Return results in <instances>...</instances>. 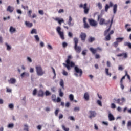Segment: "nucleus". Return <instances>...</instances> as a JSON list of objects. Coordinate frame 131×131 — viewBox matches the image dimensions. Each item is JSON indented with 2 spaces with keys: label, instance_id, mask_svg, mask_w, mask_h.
Segmentation results:
<instances>
[{
  "label": "nucleus",
  "instance_id": "f257e3e1",
  "mask_svg": "<svg viewBox=\"0 0 131 131\" xmlns=\"http://www.w3.org/2000/svg\"><path fill=\"white\" fill-rule=\"evenodd\" d=\"M113 24V17L112 18L111 24H110L109 28L104 31V35L105 36V41H109L110 39H111V35L114 33V31L111 30L110 31V29H111V27L112 26V24Z\"/></svg>",
  "mask_w": 131,
  "mask_h": 131
},
{
  "label": "nucleus",
  "instance_id": "f03ea898",
  "mask_svg": "<svg viewBox=\"0 0 131 131\" xmlns=\"http://www.w3.org/2000/svg\"><path fill=\"white\" fill-rule=\"evenodd\" d=\"M113 7V14H116L117 12V7L118 6L116 4L113 5V3L111 1L110 2L109 5L108 4H106L105 6V12H108V10H109L110 8H111Z\"/></svg>",
  "mask_w": 131,
  "mask_h": 131
},
{
  "label": "nucleus",
  "instance_id": "7ed1b4c3",
  "mask_svg": "<svg viewBox=\"0 0 131 131\" xmlns=\"http://www.w3.org/2000/svg\"><path fill=\"white\" fill-rule=\"evenodd\" d=\"M72 59V56H71V55H69L68 59L66 60L67 64L63 63V65L67 68L68 70H70L71 69V67H74V66H75L74 62L70 61V59Z\"/></svg>",
  "mask_w": 131,
  "mask_h": 131
},
{
  "label": "nucleus",
  "instance_id": "20e7f679",
  "mask_svg": "<svg viewBox=\"0 0 131 131\" xmlns=\"http://www.w3.org/2000/svg\"><path fill=\"white\" fill-rule=\"evenodd\" d=\"M75 73L74 75L76 76V77H81L82 76V70L78 68V66H75L74 67Z\"/></svg>",
  "mask_w": 131,
  "mask_h": 131
},
{
  "label": "nucleus",
  "instance_id": "39448f33",
  "mask_svg": "<svg viewBox=\"0 0 131 131\" xmlns=\"http://www.w3.org/2000/svg\"><path fill=\"white\" fill-rule=\"evenodd\" d=\"M36 72L38 76H42L43 74H45L46 71H43L41 66H38L35 67Z\"/></svg>",
  "mask_w": 131,
  "mask_h": 131
},
{
  "label": "nucleus",
  "instance_id": "423d86ee",
  "mask_svg": "<svg viewBox=\"0 0 131 131\" xmlns=\"http://www.w3.org/2000/svg\"><path fill=\"white\" fill-rule=\"evenodd\" d=\"M74 41L75 43L74 50L76 53L79 54L80 52H81V47L77 46V44L78 43V39L77 37L74 38Z\"/></svg>",
  "mask_w": 131,
  "mask_h": 131
},
{
  "label": "nucleus",
  "instance_id": "0eeeda50",
  "mask_svg": "<svg viewBox=\"0 0 131 131\" xmlns=\"http://www.w3.org/2000/svg\"><path fill=\"white\" fill-rule=\"evenodd\" d=\"M62 28L58 26L56 27V32L59 35L60 38H61L63 40L65 39V37H64V32L61 31Z\"/></svg>",
  "mask_w": 131,
  "mask_h": 131
},
{
  "label": "nucleus",
  "instance_id": "6e6552de",
  "mask_svg": "<svg viewBox=\"0 0 131 131\" xmlns=\"http://www.w3.org/2000/svg\"><path fill=\"white\" fill-rule=\"evenodd\" d=\"M99 20L100 25H103V24H105L106 25H107V24H109V23H110V24H111V20H110V19H109L106 23H105V19L101 18V15H98L97 20L99 21Z\"/></svg>",
  "mask_w": 131,
  "mask_h": 131
},
{
  "label": "nucleus",
  "instance_id": "1a4fd4ad",
  "mask_svg": "<svg viewBox=\"0 0 131 131\" xmlns=\"http://www.w3.org/2000/svg\"><path fill=\"white\" fill-rule=\"evenodd\" d=\"M79 8H83V9H84V14H89L90 8H88V4L85 3L84 5H82V4H81L79 5Z\"/></svg>",
  "mask_w": 131,
  "mask_h": 131
},
{
  "label": "nucleus",
  "instance_id": "9d476101",
  "mask_svg": "<svg viewBox=\"0 0 131 131\" xmlns=\"http://www.w3.org/2000/svg\"><path fill=\"white\" fill-rule=\"evenodd\" d=\"M89 23L91 26H93V27H95L98 25V23L93 19H88Z\"/></svg>",
  "mask_w": 131,
  "mask_h": 131
},
{
  "label": "nucleus",
  "instance_id": "9b49d317",
  "mask_svg": "<svg viewBox=\"0 0 131 131\" xmlns=\"http://www.w3.org/2000/svg\"><path fill=\"white\" fill-rule=\"evenodd\" d=\"M8 82L9 84H15L17 83V79L15 78H11L9 80H8Z\"/></svg>",
  "mask_w": 131,
  "mask_h": 131
},
{
  "label": "nucleus",
  "instance_id": "f8f14e48",
  "mask_svg": "<svg viewBox=\"0 0 131 131\" xmlns=\"http://www.w3.org/2000/svg\"><path fill=\"white\" fill-rule=\"evenodd\" d=\"M72 20H73L72 17L70 16L69 17V20L67 23L68 26L71 27L74 25V23H72Z\"/></svg>",
  "mask_w": 131,
  "mask_h": 131
},
{
  "label": "nucleus",
  "instance_id": "ddd939ff",
  "mask_svg": "<svg viewBox=\"0 0 131 131\" xmlns=\"http://www.w3.org/2000/svg\"><path fill=\"white\" fill-rule=\"evenodd\" d=\"M80 37H81V40H82L83 41H84L85 40V38H86V34L82 32L81 33Z\"/></svg>",
  "mask_w": 131,
  "mask_h": 131
},
{
  "label": "nucleus",
  "instance_id": "4468645a",
  "mask_svg": "<svg viewBox=\"0 0 131 131\" xmlns=\"http://www.w3.org/2000/svg\"><path fill=\"white\" fill-rule=\"evenodd\" d=\"M121 99L119 98H115L113 99V102L114 103H116V104H118V105H122V102H121Z\"/></svg>",
  "mask_w": 131,
  "mask_h": 131
},
{
  "label": "nucleus",
  "instance_id": "2eb2a0df",
  "mask_svg": "<svg viewBox=\"0 0 131 131\" xmlns=\"http://www.w3.org/2000/svg\"><path fill=\"white\" fill-rule=\"evenodd\" d=\"M108 120L110 121H113L115 120V118L114 117V116L111 113H109L108 114Z\"/></svg>",
  "mask_w": 131,
  "mask_h": 131
},
{
  "label": "nucleus",
  "instance_id": "dca6fc26",
  "mask_svg": "<svg viewBox=\"0 0 131 131\" xmlns=\"http://www.w3.org/2000/svg\"><path fill=\"white\" fill-rule=\"evenodd\" d=\"M90 113L89 118H93V117H95L97 115V113L95 111H90Z\"/></svg>",
  "mask_w": 131,
  "mask_h": 131
},
{
  "label": "nucleus",
  "instance_id": "f3484780",
  "mask_svg": "<svg viewBox=\"0 0 131 131\" xmlns=\"http://www.w3.org/2000/svg\"><path fill=\"white\" fill-rule=\"evenodd\" d=\"M17 30H16V28H14L13 26H11L9 29V32L11 34H13V33H15Z\"/></svg>",
  "mask_w": 131,
  "mask_h": 131
},
{
  "label": "nucleus",
  "instance_id": "a211bd4d",
  "mask_svg": "<svg viewBox=\"0 0 131 131\" xmlns=\"http://www.w3.org/2000/svg\"><path fill=\"white\" fill-rule=\"evenodd\" d=\"M84 99L85 101H89L90 100V94H89V93L86 92L84 93Z\"/></svg>",
  "mask_w": 131,
  "mask_h": 131
},
{
  "label": "nucleus",
  "instance_id": "6ab92c4d",
  "mask_svg": "<svg viewBox=\"0 0 131 131\" xmlns=\"http://www.w3.org/2000/svg\"><path fill=\"white\" fill-rule=\"evenodd\" d=\"M6 11L7 12H9L10 13H13L14 11V7L11 6H9L7 8Z\"/></svg>",
  "mask_w": 131,
  "mask_h": 131
},
{
  "label": "nucleus",
  "instance_id": "aec40b11",
  "mask_svg": "<svg viewBox=\"0 0 131 131\" xmlns=\"http://www.w3.org/2000/svg\"><path fill=\"white\" fill-rule=\"evenodd\" d=\"M55 20V21H57L59 23V24H60V25H62V22L64 23V19H63L62 18H61L60 19V18H56Z\"/></svg>",
  "mask_w": 131,
  "mask_h": 131
},
{
  "label": "nucleus",
  "instance_id": "412c9836",
  "mask_svg": "<svg viewBox=\"0 0 131 131\" xmlns=\"http://www.w3.org/2000/svg\"><path fill=\"white\" fill-rule=\"evenodd\" d=\"M25 24L27 27H29L30 28L33 26V24L32 23H30L29 21H25Z\"/></svg>",
  "mask_w": 131,
  "mask_h": 131
},
{
  "label": "nucleus",
  "instance_id": "4be33fe9",
  "mask_svg": "<svg viewBox=\"0 0 131 131\" xmlns=\"http://www.w3.org/2000/svg\"><path fill=\"white\" fill-rule=\"evenodd\" d=\"M25 76H29V74L28 72H24L23 73L21 74L20 75V77H21V78H23Z\"/></svg>",
  "mask_w": 131,
  "mask_h": 131
},
{
  "label": "nucleus",
  "instance_id": "5701e85b",
  "mask_svg": "<svg viewBox=\"0 0 131 131\" xmlns=\"http://www.w3.org/2000/svg\"><path fill=\"white\" fill-rule=\"evenodd\" d=\"M90 51H91V53L93 54V55H95L97 53V49H94L93 48L91 47L89 49Z\"/></svg>",
  "mask_w": 131,
  "mask_h": 131
},
{
  "label": "nucleus",
  "instance_id": "b1692460",
  "mask_svg": "<svg viewBox=\"0 0 131 131\" xmlns=\"http://www.w3.org/2000/svg\"><path fill=\"white\" fill-rule=\"evenodd\" d=\"M6 47V50L7 51H10V50H12V47H11L9 43L7 42H5V43Z\"/></svg>",
  "mask_w": 131,
  "mask_h": 131
},
{
  "label": "nucleus",
  "instance_id": "393cba45",
  "mask_svg": "<svg viewBox=\"0 0 131 131\" xmlns=\"http://www.w3.org/2000/svg\"><path fill=\"white\" fill-rule=\"evenodd\" d=\"M43 95H45L43 91H42V90H40L38 94V97H43Z\"/></svg>",
  "mask_w": 131,
  "mask_h": 131
},
{
  "label": "nucleus",
  "instance_id": "a878e982",
  "mask_svg": "<svg viewBox=\"0 0 131 131\" xmlns=\"http://www.w3.org/2000/svg\"><path fill=\"white\" fill-rule=\"evenodd\" d=\"M123 39H124V37H118L116 39V40L118 43L122 42V41H123Z\"/></svg>",
  "mask_w": 131,
  "mask_h": 131
},
{
  "label": "nucleus",
  "instance_id": "bb28decb",
  "mask_svg": "<svg viewBox=\"0 0 131 131\" xmlns=\"http://www.w3.org/2000/svg\"><path fill=\"white\" fill-rule=\"evenodd\" d=\"M105 74L107 75V76H110V77H111L112 74L111 73H109V69L105 68Z\"/></svg>",
  "mask_w": 131,
  "mask_h": 131
},
{
  "label": "nucleus",
  "instance_id": "cd10ccee",
  "mask_svg": "<svg viewBox=\"0 0 131 131\" xmlns=\"http://www.w3.org/2000/svg\"><path fill=\"white\" fill-rule=\"evenodd\" d=\"M24 130L25 131H29V126L27 124H25L24 125Z\"/></svg>",
  "mask_w": 131,
  "mask_h": 131
},
{
  "label": "nucleus",
  "instance_id": "c85d7f7f",
  "mask_svg": "<svg viewBox=\"0 0 131 131\" xmlns=\"http://www.w3.org/2000/svg\"><path fill=\"white\" fill-rule=\"evenodd\" d=\"M31 34H37V31L36 29H33L31 31Z\"/></svg>",
  "mask_w": 131,
  "mask_h": 131
},
{
  "label": "nucleus",
  "instance_id": "c756f323",
  "mask_svg": "<svg viewBox=\"0 0 131 131\" xmlns=\"http://www.w3.org/2000/svg\"><path fill=\"white\" fill-rule=\"evenodd\" d=\"M14 126V123H11L8 124L7 126L8 128H13Z\"/></svg>",
  "mask_w": 131,
  "mask_h": 131
},
{
  "label": "nucleus",
  "instance_id": "7c9ffc66",
  "mask_svg": "<svg viewBox=\"0 0 131 131\" xmlns=\"http://www.w3.org/2000/svg\"><path fill=\"white\" fill-rule=\"evenodd\" d=\"M69 99H70V101H73L74 100V96L73 95V94H70L69 95Z\"/></svg>",
  "mask_w": 131,
  "mask_h": 131
},
{
  "label": "nucleus",
  "instance_id": "2f4dec72",
  "mask_svg": "<svg viewBox=\"0 0 131 131\" xmlns=\"http://www.w3.org/2000/svg\"><path fill=\"white\" fill-rule=\"evenodd\" d=\"M74 111L75 112H78L79 111H80V107L79 106H76L74 108Z\"/></svg>",
  "mask_w": 131,
  "mask_h": 131
},
{
  "label": "nucleus",
  "instance_id": "473e14b6",
  "mask_svg": "<svg viewBox=\"0 0 131 131\" xmlns=\"http://www.w3.org/2000/svg\"><path fill=\"white\" fill-rule=\"evenodd\" d=\"M59 84H60V86H61V88L64 89V81L62 79L60 80Z\"/></svg>",
  "mask_w": 131,
  "mask_h": 131
},
{
  "label": "nucleus",
  "instance_id": "72a5a7b5",
  "mask_svg": "<svg viewBox=\"0 0 131 131\" xmlns=\"http://www.w3.org/2000/svg\"><path fill=\"white\" fill-rule=\"evenodd\" d=\"M95 37H90L89 39L88 40L90 42H93V41H95Z\"/></svg>",
  "mask_w": 131,
  "mask_h": 131
},
{
  "label": "nucleus",
  "instance_id": "f704fd0d",
  "mask_svg": "<svg viewBox=\"0 0 131 131\" xmlns=\"http://www.w3.org/2000/svg\"><path fill=\"white\" fill-rule=\"evenodd\" d=\"M51 92L49 90H47L45 92V95L46 97H48V96H51Z\"/></svg>",
  "mask_w": 131,
  "mask_h": 131
},
{
  "label": "nucleus",
  "instance_id": "c9c22d12",
  "mask_svg": "<svg viewBox=\"0 0 131 131\" xmlns=\"http://www.w3.org/2000/svg\"><path fill=\"white\" fill-rule=\"evenodd\" d=\"M8 107H9V109L13 110V109H14V104L13 103H11V104H9Z\"/></svg>",
  "mask_w": 131,
  "mask_h": 131
},
{
  "label": "nucleus",
  "instance_id": "e433bc0d",
  "mask_svg": "<svg viewBox=\"0 0 131 131\" xmlns=\"http://www.w3.org/2000/svg\"><path fill=\"white\" fill-rule=\"evenodd\" d=\"M51 98L53 102H56V95L55 94L52 95Z\"/></svg>",
  "mask_w": 131,
  "mask_h": 131
},
{
  "label": "nucleus",
  "instance_id": "4c0bfd02",
  "mask_svg": "<svg viewBox=\"0 0 131 131\" xmlns=\"http://www.w3.org/2000/svg\"><path fill=\"white\" fill-rule=\"evenodd\" d=\"M59 94L60 97H63L64 96V93H63V92H62V90L61 89H60L59 91Z\"/></svg>",
  "mask_w": 131,
  "mask_h": 131
},
{
  "label": "nucleus",
  "instance_id": "58836bf2",
  "mask_svg": "<svg viewBox=\"0 0 131 131\" xmlns=\"http://www.w3.org/2000/svg\"><path fill=\"white\" fill-rule=\"evenodd\" d=\"M36 94H37V89H35L33 91V96H36Z\"/></svg>",
  "mask_w": 131,
  "mask_h": 131
},
{
  "label": "nucleus",
  "instance_id": "ea45409f",
  "mask_svg": "<svg viewBox=\"0 0 131 131\" xmlns=\"http://www.w3.org/2000/svg\"><path fill=\"white\" fill-rule=\"evenodd\" d=\"M62 128L64 131H69V129L68 128H66L64 125H62Z\"/></svg>",
  "mask_w": 131,
  "mask_h": 131
},
{
  "label": "nucleus",
  "instance_id": "a19ab883",
  "mask_svg": "<svg viewBox=\"0 0 131 131\" xmlns=\"http://www.w3.org/2000/svg\"><path fill=\"white\" fill-rule=\"evenodd\" d=\"M27 60L29 63H32V59L30 57H27Z\"/></svg>",
  "mask_w": 131,
  "mask_h": 131
},
{
  "label": "nucleus",
  "instance_id": "79ce46f5",
  "mask_svg": "<svg viewBox=\"0 0 131 131\" xmlns=\"http://www.w3.org/2000/svg\"><path fill=\"white\" fill-rule=\"evenodd\" d=\"M47 49L48 50H53V47H52V45H51V44H48Z\"/></svg>",
  "mask_w": 131,
  "mask_h": 131
},
{
  "label": "nucleus",
  "instance_id": "37998d69",
  "mask_svg": "<svg viewBox=\"0 0 131 131\" xmlns=\"http://www.w3.org/2000/svg\"><path fill=\"white\" fill-rule=\"evenodd\" d=\"M111 108L112 109H115V108H116V105H115L114 103H112L111 104Z\"/></svg>",
  "mask_w": 131,
  "mask_h": 131
},
{
  "label": "nucleus",
  "instance_id": "c03bdc74",
  "mask_svg": "<svg viewBox=\"0 0 131 131\" xmlns=\"http://www.w3.org/2000/svg\"><path fill=\"white\" fill-rule=\"evenodd\" d=\"M35 39L36 40V41H39V37L38 36V35H36L34 36Z\"/></svg>",
  "mask_w": 131,
  "mask_h": 131
},
{
  "label": "nucleus",
  "instance_id": "a18cd8bd",
  "mask_svg": "<svg viewBox=\"0 0 131 131\" xmlns=\"http://www.w3.org/2000/svg\"><path fill=\"white\" fill-rule=\"evenodd\" d=\"M97 6L99 10H102V4H101V3H98Z\"/></svg>",
  "mask_w": 131,
  "mask_h": 131
},
{
  "label": "nucleus",
  "instance_id": "49530a36",
  "mask_svg": "<svg viewBox=\"0 0 131 131\" xmlns=\"http://www.w3.org/2000/svg\"><path fill=\"white\" fill-rule=\"evenodd\" d=\"M59 111H60V110L58 108V109H56L55 111V116H58V114L59 113Z\"/></svg>",
  "mask_w": 131,
  "mask_h": 131
},
{
  "label": "nucleus",
  "instance_id": "de8ad7c7",
  "mask_svg": "<svg viewBox=\"0 0 131 131\" xmlns=\"http://www.w3.org/2000/svg\"><path fill=\"white\" fill-rule=\"evenodd\" d=\"M87 51L88 50H86V49L83 50L82 52V55H83V56H85V55H86Z\"/></svg>",
  "mask_w": 131,
  "mask_h": 131
},
{
  "label": "nucleus",
  "instance_id": "09e8293b",
  "mask_svg": "<svg viewBox=\"0 0 131 131\" xmlns=\"http://www.w3.org/2000/svg\"><path fill=\"white\" fill-rule=\"evenodd\" d=\"M63 75H64L65 76H68V72H66V71L63 70L62 72Z\"/></svg>",
  "mask_w": 131,
  "mask_h": 131
},
{
  "label": "nucleus",
  "instance_id": "8fccbe9b",
  "mask_svg": "<svg viewBox=\"0 0 131 131\" xmlns=\"http://www.w3.org/2000/svg\"><path fill=\"white\" fill-rule=\"evenodd\" d=\"M68 46V44L66 42H62V47L63 48H66Z\"/></svg>",
  "mask_w": 131,
  "mask_h": 131
},
{
  "label": "nucleus",
  "instance_id": "3c124183",
  "mask_svg": "<svg viewBox=\"0 0 131 131\" xmlns=\"http://www.w3.org/2000/svg\"><path fill=\"white\" fill-rule=\"evenodd\" d=\"M6 92L7 93H12V89H9L8 87H6Z\"/></svg>",
  "mask_w": 131,
  "mask_h": 131
},
{
  "label": "nucleus",
  "instance_id": "603ef678",
  "mask_svg": "<svg viewBox=\"0 0 131 131\" xmlns=\"http://www.w3.org/2000/svg\"><path fill=\"white\" fill-rule=\"evenodd\" d=\"M69 119L72 121H75V118H74L73 116H70Z\"/></svg>",
  "mask_w": 131,
  "mask_h": 131
},
{
  "label": "nucleus",
  "instance_id": "864d4df0",
  "mask_svg": "<svg viewBox=\"0 0 131 131\" xmlns=\"http://www.w3.org/2000/svg\"><path fill=\"white\" fill-rule=\"evenodd\" d=\"M45 111H46V112H50V111H51V108L49 107H46L45 108Z\"/></svg>",
  "mask_w": 131,
  "mask_h": 131
},
{
  "label": "nucleus",
  "instance_id": "5fc2aeb1",
  "mask_svg": "<svg viewBox=\"0 0 131 131\" xmlns=\"http://www.w3.org/2000/svg\"><path fill=\"white\" fill-rule=\"evenodd\" d=\"M84 28H89L90 27V26L88 23H84Z\"/></svg>",
  "mask_w": 131,
  "mask_h": 131
},
{
  "label": "nucleus",
  "instance_id": "6e6d98bb",
  "mask_svg": "<svg viewBox=\"0 0 131 131\" xmlns=\"http://www.w3.org/2000/svg\"><path fill=\"white\" fill-rule=\"evenodd\" d=\"M16 12L17 14H19V15H22V11H21L20 9H17Z\"/></svg>",
  "mask_w": 131,
  "mask_h": 131
},
{
  "label": "nucleus",
  "instance_id": "4d7b16f0",
  "mask_svg": "<svg viewBox=\"0 0 131 131\" xmlns=\"http://www.w3.org/2000/svg\"><path fill=\"white\" fill-rule=\"evenodd\" d=\"M118 46V42L117 41L114 42V47H115V48H117Z\"/></svg>",
  "mask_w": 131,
  "mask_h": 131
},
{
  "label": "nucleus",
  "instance_id": "13d9d810",
  "mask_svg": "<svg viewBox=\"0 0 131 131\" xmlns=\"http://www.w3.org/2000/svg\"><path fill=\"white\" fill-rule=\"evenodd\" d=\"M97 103L99 106H100V107H102V101H101L100 100H97Z\"/></svg>",
  "mask_w": 131,
  "mask_h": 131
},
{
  "label": "nucleus",
  "instance_id": "bf43d9fd",
  "mask_svg": "<svg viewBox=\"0 0 131 131\" xmlns=\"http://www.w3.org/2000/svg\"><path fill=\"white\" fill-rule=\"evenodd\" d=\"M51 90L53 93H55V92L57 91V89L56 88V87H52L51 88Z\"/></svg>",
  "mask_w": 131,
  "mask_h": 131
},
{
  "label": "nucleus",
  "instance_id": "052dcab7",
  "mask_svg": "<svg viewBox=\"0 0 131 131\" xmlns=\"http://www.w3.org/2000/svg\"><path fill=\"white\" fill-rule=\"evenodd\" d=\"M68 35L69 37H72L73 36V34H72L71 32H69L68 34Z\"/></svg>",
  "mask_w": 131,
  "mask_h": 131
},
{
  "label": "nucleus",
  "instance_id": "680f3d73",
  "mask_svg": "<svg viewBox=\"0 0 131 131\" xmlns=\"http://www.w3.org/2000/svg\"><path fill=\"white\" fill-rule=\"evenodd\" d=\"M125 76H127L128 79H129V80H130V76H129L128 74H127V71L125 72Z\"/></svg>",
  "mask_w": 131,
  "mask_h": 131
},
{
  "label": "nucleus",
  "instance_id": "e2e57ef3",
  "mask_svg": "<svg viewBox=\"0 0 131 131\" xmlns=\"http://www.w3.org/2000/svg\"><path fill=\"white\" fill-rule=\"evenodd\" d=\"M10 19H11V17H10V16H8L7 17H4L3 18V20L4 21H7V20H10Z\"/></svg>",
  "mask_w": 131,
  "mask_h": 131
},
{
  "label": "nucleus",
  "instance_id": "0e129e2a",
  "mask_svg": "<svg viewBox=\"0 0 131 131\" xmlns=\"http://www.w3.org/2000/svg\"><path fill=\"white\" fill-rule=\"evenodd\" d=\"M4 43V39L3 38V36L0 35V43Z\"/></svg>",
  "mask_w": 131,
  "mask_h": 131
},
{
  "label": "nucleus",
  "instance_id": "69168bd1",
  "mask_svg": "<svg viewBox=\"0 0 131 131\" xmlns=\"http://www.w3.org/2000/svg\"><path fill=\"white\" fill-rule=\"evenodd\" d=\"M123 58L124 59H126L128 57V55H127V53H124V54H123Z\"/></svg>",
  "mask_w": 131,
  "mask_h": 131
},
{
  "label": "nucleus",
  "instance_id": "338daca9",
  "mask_svg": "<svg viewBox=\"0 0 131 131\" xmlns=\"http://www.w3.org/2000/svg\"><path fill=\"white\" fill-rule=\"evenodd\" d=\"M40 46L41 48H43V47H45V43L42 41H41L40 42Z\"/></svg>",
  "mask_w": 131,
  "mask_h": 131
},
{
  "label": "nucleus",
  "instance_id": "774afa93",
  "mask_svg": "<svg viewBox=\"0 0 131 131\" xmlns=\"http://www.w3.org/2000/svg\"><path fill=\"white\" fill-rule=\"evenodd\" d=\"M38 13L40 15H43V10H39Z\"/></svg>",
  "mask_w": 131,
  "mask_h": 131
}]
</instances>
